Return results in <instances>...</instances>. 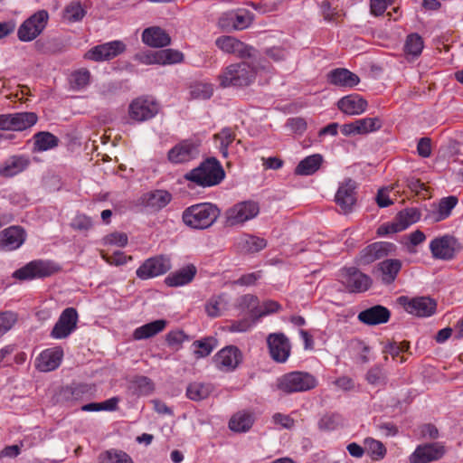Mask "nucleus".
Listing matches in <instances>:
<instances>
[{"mask_svg": "<svg viewBox=\"0 0 463 463\" xmlns=\"http://www.w3.org/2000/svg\"><path fill=\"white\" fill-rule=\"evenodd\" d=\"M135 59L144 64H172L181 62L184 55L176 50L164 49L137 53Z\"/></svg>", "mask_w": 463, "mask_h": 463, "instance_id": "obj_11", "label": "nucleus"}, {"mask_svg": "<svg viewBox=\"0 0 463 463\" xmlns=\"http://www.w3.org/2000/svg\"><path fill=\"white\" fill-rule=\"evenodd\" d=\"M340 279L350 292L366 291L372 283V279L369 276L354 267L343 269L341 270Z\"/></svg>", "mask_w": 463, "mask_h": 463, "instance_id": "obj_12", "label": "nucleus"}, {"mask_svg": "<svg viewBox=\"0 0 463 463\" xmlns=\"http://www.w3.org/2000/svg\"><path fill=\"white\" fill-rule=\"evenodd\" d=\"M100 255L103 260L111 265H122L127 262V256L122 251H116L112 255H109L101 250Z\"/></svg>", "mask_w": 463, "mask_h": 463, "instance_id": "obj_58", "label": "nucleus"}, {"mask_svg": "<svg viewBox=\"0 0 463 463\" xmlns=\"http://www.w3.org/2000/svg\"><path fill=\"white\" fill-rule=\"evenodd\" d=\"M342 422L341 416L338 414L325 415L319 420V428L324 430H333Z\"/></svg>", "mask_w": 463, "mask_h": 463, "instance_id": "obj_52", "label": "nucleus"}, {"mask_svg": "<svg viewBox=\"0 0 463 463\" xmlns=\"http://www.w3.org/2000/svg\"><path fill=\"white\" fill-rule=\"evenodd\" d=\"M106 245L125 247L128 244V235L124 232H113L104 238Z\"/></svg>", "mask_w": 463, "mask_h": 463, "instance_id": "obj_56", "label": "nucleus"}, {"mask_svg": "<svg viewBox=\"0 0 463 463\" xmlns=\"http://www.w3.org/2000/svg\"><path fill=\"white\" fill-rule=\"evenodd\" d=\"M258 305V298L250 294L244 295L238 299V307L241 310H249L252 316L256 313L255 309Z\"/></svg>", "mask_w": 463, "mask_h": 463, "instance_id": "obj_54", "label": "nucleus"}, {"mask_svg": "<svg viewBox=\"0 0 463 463\" xmlns=\"http://www.w3.org/2000/svg\"><path fill=\"white\" fill-rule=\"evenodd\" d=\"M458 198L456 196H449L440 200L439 203L438 216L435 218L436 222H439L447 218L451 210L456 206Z\"/></svg>", "mask_w": 463, "mask_h": 463, "instance_id": "obj_49", "label": "nucleus"}, {"mask_svg": "<svg viewBox=\"0 0 463 463\" xmlns=\"http://www.w3.org/2000/svg\"><path fill=\"white\" fill-rule=\"evenodd\" d=\"M327 80L332 85L352 88L359 83L360 79L347 69L337 68L327 73Z\"/></svg>", "mask_w": 463, "mask_h": 463, "instance_id": "obj_29", "label": "nucleus"}, {"mask_svg": "<svg viewBox=\"0 0 463 463\" xmlns=\"http://www.w3.org/2000/svg\"><path fill=\"white\" fill-rule=\"evenodd\" d=\"M418 154L422 157H429L431 154V141L429 137H421L417 145Z\"/></svg>", "mask_w": 463, "mask_h": 463, "instance_id": "obj_63", "label": "nucleus"}, {"mask_svg": "<svg viewBox=\"0 0 463 463\" xmlns=\"http://www.w3.org/2000/svg\"><path fill=\"white\" fill-rule=\"evenodd\" d=\"M25 240V232L20 226H11L0 232V250L18 249Z\"/></svg>", "mask_w": 463, "mask_h": 463, "instance_id": "obj_22", "label": "nucleus"}, {"mask_svg": "<svg viewBox=\"0 0 463 463\" xmlns=\"http://www.w3.org/2000/svg\"><path fill=\"white\" fill-rule=\"evenodd\" d=\"M214 139L220 141V150L224 157L228 156V146L235 139V133L229 128L222 129L214 135Z\"/></svg>", "mask_w": 463, "mask_h": 463, "instance_id": "obj_46", "label": "nucleus"}, {"mask_svg": "<svg viewBox=\"0 0 463 463\" xmlns=\"http://www.w3.org/2000/svg\"><path fill=\"white\" fill-rule=\"evenodd\" d=\"M445 453V449L439 443L419 446L411 456V463H430L439 459Z\"/></svg>", "mask_w": 463, "mask_h": 463, "instance_id": "obj_23", "label": "nucleus"}, {"mask_svg": "<svg viewBox=\"0 0 463 463\" xmlns=\"http://www.w3.org/2000/svg\"><path fill=\"white\" fill-rule=\"evenodd\" d=\"M143 42L151 47L161 48L170 44L171 38L168 33L157 26L149 27L142 33Z\"/></svg>", "mask_w": 463, "mask_h": 463, "instance_id": "obj_30", "label": "nucleus"}, {"mask_svg": "<svg viewBox=\"0 0 463 463\" xmlns=\"http://www.w3.org/2000/svg\"><path fill=\"white\" fill-rule=\"evenodd\" d=\"M217 345L214 337H205L202 340H196L193 345L195 347L194 354L197 358L208 356Z\"/></svg>", "mask_w": 463, "mask_h": 463, "instance_id": "obj_42", "label": "nucleus"}, {"mask_svg": "<svg viewBox=\"0 0 463 463\" xmlns=\"http://www.w3.org/2000/svg\"><path fill=\"white\" fill-rule=\"evenodd\" d=\"M224 176L225 172L220 162L214 157H210L187 172L184 178L194 185L211 187L219 184Z\"/></svg>", "mask_w": 463, "mask_h": 463, "instance_id": "obj_1", "label": "nucleus"}, {"mask_svg": "<svg viewBox=\"0 0 463 463\" xmlns=\"http://www.w3.org/2000/svg\"><path fill=\"white\" fill-rule=\"evenodd\" d=\"M430 250L434 259L451 260L462 250V245L455 236L445 234L433 239Z\"/></svg>", "mask_w": 463, "mask_h": 463, "instance_id": "obj_5", "label": "nucleus"}, {"mask_svg": "<svg viewBox=\"0 0 463 463\" xmlns=\"http://www.w3.org/2000/svg\"><path fill=\"white\" fill-rule=\"evenodd\" d=\"M239 245L246 252L254 253L263 250L267 246V241L254 235H243Z\"/></svg>", "mask_w": 463, "mask_h": 463, "instance_id": "obj_39", "label": "nucleus"}, {"mask_svg": "<svg viewBox=\"0 0 463 463\" xmlns=\"http://www.w3.org/2000/svg\"><path fill=\"white\" fill-rule=\"evenodd\" d=\"M63 351L60 347L44 350L36 360V368L41 372H51L61 364Z\"/></svg>", "mask_w": 463, "mask_h": 463, "instance_id": "obj_26", "label": "nucleus"}, {"mask_svg": "<svg viewBox=\"0 0 463 463\" xmlns=\"http://www.w3.org/2000/svg\"><path fill=\"white\" fill-rule=\"evenodd\" d=\"M99 463H134L130 456L123 450L111 449L99 454Z\"/></svg>", "mask_w": 463, "mask_h": 463, "instance_id": "obj_41", "label": "nucleus"}, {"mask_svg": "<svg viewBox=\"0 0 463 463\" xmlns=\"http://www.w3.org/2000/svg\"><path fill=\"white\" fill-rule=\"evenodd\" d=\"M58 267L50 261L33 260L17 269L14 277L18 279L50 277L58 271Z\"/></svg>", "mask_w": 463, "mask_h": 463, "instance_id": "obj_8", "label": "nucleus"}, {"mask_svg": "<svg viewBox=\"0 0 463 463\" xmlns=\"http://www.w3.org/2000/svg\"><path fill=\"white\" fill-rule=\"evenodd\" d=\"M253 421L251 414L238 412L231 418L229 428L235 432H246L251 428Z\"/></svg>", "mask_w": 463, "mask_h": 463, "instance_id": "obj_37", "label": "nucleus"}, {"mask_svg": "<svg viewBox=\"0 0 463 463\" xmlns=\"http://www.w3.org/2000/svg\"><path fill=\"white\" fill-rule=\"evenodd\" d=\"M257 71L249 62L241 61L228 65L219 75L220 85L228 87H247L256 78Z\"/></svg>", "mask_w": 463, "mask_h": 463, "instance_id": "obj_3", "label": "nucleus"}, {"mask_svg": "<svg viewBox=\"0 0 463 463\" xmlns=\"http://www.w3.org/2000/svg\"><path fill=\"white\" fill-rule=\"evenodd\" d=\"M365 449L373 460H381L386 454L384 445L376 439L368 438L364 440Z\"/></svg>", "mask_w": 463, "mask_h": 463, "instance_id": "obj_45", "label": "nucleus"}, {"mask_svg": "<svg viewBox=\"0 0 463 463\" xmlns=\"http://www.w3.org/2000/svg\"><path fill=\"white\" fill-rule=\"evenodd\" d=\"M197 269L194 264H188L175 272L169 274L165 282L169 287H179L190 283L195 277Z\"/></svg>", "mask_w": 463, "mask_h": 463, "instance_id": "obj_31", "label": "nucleus"}, {"mask_svg": "<svg viewBox=\"0 0 463 463\" xmlns=\"http://www.w3.org/2000/svg\"><path fill=\"white\" fill-rule=\"evenodd\" d=\"M213 391L211 383H192L186 389V395L190 400L199 402L209 397Z\"/></svg>", "mask_w": 463, "mask_h": 463, "instance_id": "obj_36", "label": "nucleus"}, {"mask_svg": "<svg viewBox=\"0 0 463 463\" xmlns=\"http://www.w3.org/2000/svg\"><path fill=\"white\" fill-rule=\"evenodd\" d=\"M402 267V263L400 260L386 259L374 267L373 273L383 284L391 285L396 279Z\"/></svg>", "mask_w": 463, "mask_h": 463, "instance_id": "obj_17", "label": "nucleus"}, {"mask_svg": "<svg viewBox=\"0 0 463 463\" xmlns=\"http://www.w3.org/2000/svg\"><path fill=\"white\" fill-rule=\"evenodd\" d=\"M271 358L278 363H284L290 354V344L282 333L270 334L267 339Z\"/></svg>", "mask_w": 463, "mask_h": 463, "instance_id": "obj_16", "label": "nucleus"}, {"mask_svg": "<svg viewBox=\"0 0 463 463\" xmlns=\"http://www.w3.org/2000/svg\"><path fill=\"white\" fill-rule=\"evenodd\" d=\"M172 200V195L165 190H155L145 194L143 203L156 211L165 207Z\"/></svg>", "mask_w": 463, "mask_h": 463, "instance_id": "obj_32", "label": "nucleus"}, {"mask_svg": "<svg viewBox=\"0 0 463 463\" xmlns=\"http://www.w3.org/2000/svg\"><path fill=\"white\" fill-rule=\"evenodd\" d=\"M92 226L91 220L85 215H78L71 222V227L79 231H88Z\"/></svg>", "mask_w": 463, "mask_h": 463, "instance_id": "obj_61", "label": "nucleus"}, {"mask_svg": "<svg viewBox=\"0 0 463 463\" xmlns=\"http://www.w3.org/2000/svg\"><path fill=\"white\" fill-rule=\"evenodd\" d=\"M323 157L319 154H315L307 156L301 160L295 168V175H310L315 174L321 166Z\"/></svg>", "mask_w": 463, "mask_h": 463, "instance_id": "obj_33", "label": "nucleus"}, {"mask_svg": "<svg viewBox=\"0 0 463 463\" xmlns=\"http://www.w3.org/2000/svg\"><path fill=\"white\" fill-rule=\"evenodd\" d=\"M165 326L166 321L165 319L155 320L137 327L133 333V337L136 340L150 338L163 331Z\"/></svg>", "mask_w": 463, "mask_h": 463, "instance_id": "obj_34", "label": "nucleus"}, {"mask_svg": "<svg viewBox=\"0 0 463 463\" xmlns=\"http://www.w3.org/2000/svg\"><path fill=\"white\" fill-rule=\"evenodd\" d=\"M259 204L253 201L236 203L226 212V222L230 226L245 222L258 215Z\"/></svg>", "mask_w": 463, "mask_h": 463, "instance_id": "obj_9", "label": "nucleus"}, {"mask_svg": "<svg viewBox=\"0 0 463 463\" xmlns=\"http://www.w3.org/2000/svg\"><path fill=\"white\" fill-rule=\"evenodd\" d=\"M158 111V105L150 99L138 98L129 105V116L137 121H145L153 118Z\"/></svg>", "mask_w": 463, "mask_h": 463, "instance_id": "obj_21", "label": "nucleus"}, {"mask_svg": "<svg viewBox=\"0 0 463 463\" xmlns=\"http://www.w3.org/2000/svg\"><path fill=\"white\" fill-rule=\"evenodd\" d=\"M317 384V379L308 373L292 372L279 379L278 388L287 393L306 392L314 389Z\"/></svg>", "mask_w": 463, "mask_h": 463, "instance_id": "obj_4", "label": "nucleus"}, {"mask_svg": "<svg viewBox=\"0 0 463 463\" xmlns=\"http://www.w3.org/2000/svg\"><path fill=\"white\" fill-rule=\"evenodd\" d=\"M394 245L390 242H375L365 247L359 254L357 264L368 265L387 256L392 250H393Z\"/></svg>", "mask_w": 463, "mask_h": 463, "instance_id": "obj_19", "label": "nucleus"}, {"mask_svg": "<svg viewBox=\"0 0 463 463\" xmlns=\"http://www.w3.org/2000/svg\"><path fill=\"white\" fill-rule=\"evenodd\" d=\"M90 390V389L88 384L73 383L63 389V395L68 401H78L80 400L83 395L87 394Z\"/></svg>", "mask_w": 463, "mask_h": 463, "instance_id": "obj_44", "label": "nucleus"}, {"mask_svg": "<svg viewBox=\"0 0 463 463\" xmlns=\"http://www.w3.org/2000/svg\"><path fill=\"white\" fill-rule=\"evenodd\" d=\"M125 49L126 46L122 42L113 41L91 48L85 53L84 57L95 61H108L122 53Z\"/></svg>", "mask_w": 463, "mask_h": 463, "instance_id": "obj_14", "label": "nucleus"}, {"mask_svg": "<svg viewBox=\"0 0 463 463\" xmlns=\"http://www.w3.org/2000/svg\"><path fill=\"white\" fill-rule=\"evenodd\" d=\"M90 71L86 69L74 71L71 78L72 88L80 90L86 87L90 82Z\"/></svg>", "mask_w": 463, "mask_h": 463, "instance_id": "obj_51", "label": "nucleus"}, {"mask_svg": "<svg viewBox=\"0 0 463 463\" xmlns=\"http://www.w3.org/2000/svg\"><path fill=\"white\" fill-rule=\"evenodd\" d=\"M262 307V310L253 315V317H255V319H258L259 317H261L268 314L279 311L280 309V305L276 301L269 300L263 303Z\"/></svg>", "mask_w": 463, "mask_h": 463, "instance_id": "obj_62", "label": "nucleus"}, {"mask_svg": "<svg viewBox=\"0 0 463 463\" xmlns=\"http://www.w3.org/2000/svg\"><path fill=\"white\" fill-rule=\"evenodd\" d=\"M398 303L402 306L408 313L420 317L432 316L437 308V302L430 297L410 298L409 297L402 296L398 298Z\"/></svg>", "mask_w": 463, "mask_h": 463, "instance_id": "obj_7", "label": "nucleus"}, {"mask_svg": "<svg viewBox=\"0 0 463 463\" xmlns=\"http://www.w3.org/2000/svg\"><path fill=\"white\" fill-rule=\"evenodd\" d=\"M355 182L348 179L342 184L335 194V203L344 213L352 212L356 203Z\"/></svg>", "mask_w": 463, "mask_h": 463, "instance_id": "obj_20", "label": "nucleus"}, {"mask_svg": "<svg viewBox=\"0 0 463 463\" xmlns=\"http://www.w3.org/2000/svg\"><path fill=\"white\" fill-rule=\"evenodd\" d=\"M38 117L34 112H21L12 114V130L22 131L31 128L37 122Z\"/></svg>", "mask_w": 463, "mask_h": 463, "instance_id": "obj_35", "label": "nucleus"}, {"mask_svg": "<svg viewBox=\"0 0 463 463\" xmlns=\"http://www.w3.org/2000/svg\"><path fill=\"white\" fill-rule=\"evenodd\" d=\"M420 218V213L416 208H407L401 211L395 219L397 224V230L401 232L408 228L412 223L417 222Z\"/></svg>", "mask_w": 463, "mask_h": 463, "instance_id": "obj_38", "label": "nucleus"}, {"mask_svg": "<svg viewBox=\"0 0 463 463\" xmlns=\"http://www.w3.org/2000/svg\"><path fill=\"white\" fill-rule=\"evenodd\" d=\"M422 49L423 40L419 34L412 33L408 35L404 45V51L407 54L418 56L421 53Z\"/></svg>", "mask_w": 463, "mask_h": 463, "instance_id": "obj_47", "label": "nucleus"}, {"mask_svg": "<svg viewBox=\"0 0 463 463\" xmlns=\"http://www.w3.org/2000/svg\"><path fill=\"white\" fill-rule=\"evenodd\" d=\"M198 153V145L185 140L175 146L168 152V159L175 164L185 163L196 157Z\"/></svg>", "mask_w": 463, "mask_h": 463, "instance_id": "obj_24", "label": "nucleus"}, {"mask_svg": "<svg viewBox=\"0 0 463 463\" xmlns=\"http://www.w3.org/2000/svg\"><path fill=\"white\" fill-rule=\"evenodd\" d=\"M367 101L358 94L343 97L337 102L338 109L345 114L354 116L365 111Z\"/></svg>", "mask_w": 463, "mask_h": 463, "instance_id": "obj_27", "label": "nucleus"}, {"mask_svg": "<svg viewBox=\"0 0 463 463\" xmlns=\"http://www.w3.org/2000/svg\"><path fill=\"white\" fill-rule=\"evenodd\" d=\"M30 165V159L25 156H12L0 165V176L13 177L24 171Z\"/></svg>", "mask_w": 463, "mask_h": 463, "instance_id": "obj_28", "label": "nucleus"}, {"mask_svg": "<svg viewBox=\"0 0 463 463\" xmlns=\"http://www.w3.org/2000/svg\"><path fill=\"white\" fill-rule=\"evenodd\" d=\"M357 135H366L379 130L382 128V121L379 118H364L355 120Z\"/></svg>", "mask_w": 463, "mask_h": 463, "instance_id": "obj_43", "label": "nucleus"}, {"mask_svg": "<svg viewBox=\"0 0 463 463\" xmlns=\"http://www.w3.org/2000/svg\"><path fill=\"white\" fill-rule=\"evenodd\" d=\"M220 209L213 203H203L186 208L182 214L184 223L193 229L210 228L219 218Z\"/></svg>", "mask_w": 463, "mask_h": 463, "instance_id": "obj_2", "label": "nucleus"}, {"mask_svg": "<svg viewBox=\"0 0 463 463\" xmlns=\"http://www.w3.org/2000/svg\"><path fill=\"white\" fill-rule=\"evenodd\" d=\"M233 12L223 14L218 21L219 27L223 31H232L233 30L234 24L232 20Z\"/></svg>", "mask_w": 463, "mask_h": 463, "instance_id": "obj_64", "label": "nucleus"}, {"mask_svg": "<svg viewBox=\"0 0 463 463\" xmlns=\"http://www.w3.org/2000/svg\"><path fill=\"white\" fill-rule=\"evenodd\" d=\"M49 14L45 10H40L27 18L18 29V38L23 42L35 39L46 27Z\"/></svg>", "mask_w": 463, "mask_h": 463, "instance_id": "obj_6", "label": "nucleus"}, {"mask_svg": "<svg viewBox=\"0 0 463 463\" xmlns=\"http://www.w3.org/2000/svg\"><path fill=\"white\" fill-rule=\"evenodd\" d=\"M222 298L221 296L213 297L209 299L205 305V311L209 317H215L221 315V305Z\"/></svg>", "mask_w": 463, "mask_h": 463, "instance_id": "obj_55", "label": "nucleus"}, {"mask_svg": "<svg viewBox=\"0 0 463 463\" xmlns=\"http://www.w3.org/2000/svg\"><path fill=\"white\" fill-rule=\"evenodd\" d=\"M78 319V312L74 307L65 308L55 323L51 335L57 339L66 338L76 329Z\"/></svg>", "mask_w": 463, "mask_h": 463, "instance_id": "obj_13", "label": "nucleus"}, {"mask_svg": "<svg viewBox=\"0 0 463 463\" xmlns=\"http://www.w3.org/2000/svg\"><path fill=\"white\" fill-rule=\"evenodd\" d=\"M133 383L136 384L141 394H148L154 390V383L148 377L137 376Z\"/></svg>", "mask_w": 463, "mask_h": 463, "instance_id": "obj_57", "label": "nucleus"}, {"mask_svg": "<svg viewBox=\"0 0 463 463\" xmlns=\"http://www.w3.org/2000/svg\"><path fill=\"white\" fill-rule=\"evenodd\" d=\"M34 149L46 151L58 146L59 139L53 134L46 131L38 132L33 137Z\"/></svg>", "mask_w": 463, "mask_h": 463, "instance_id": "obj_40", "label": "nucleus"}, {"mask_svg": "<svg viewBox=\"0 0 463 463\" xmlns=\"http://www.w3.org/2000/svg\"><path fill=\"white\" fill-rule=\"evenodd\" d=\"M214 361L218 368L226 372L233 371L242 361V354L234 345H229L220 350Z\"/></svg>", "mask_w": 463, "mask_h": 463, "instance_id": "obj_18", "label": "nucleus"}, {"mask_svg": "<svg viewBox=\"0 0 463 463\" xmlns=\"http://www.w3.org/2000/svg\"><path fill=\"white\" fill-rule=\"evenodd\" d=\"M392 189H393V186L383 187L378 190L375 200H376V203L379 207L383 208V207H387L393 203L392 201L390 200V198L388 196V192Z\"/></svg>", "mask_w": 463, "mask_h": 463, "instance_id": "obj_60", "label": "nucleus"}, {"mask_svg": "<svg viewBox=\"0 0 463 463\" xmlns=\"http://www.w3.org/2000/svg\"><path fill=\"white\" fill-rule=\"evenodd\" d=\"M190 95L192 99H207L213 95V88L207 83H194L190 87Z\"/></svg>", "mask_w": 463, "mask_h": 463, "instance_id": "obj_50", "label": "nucleus"}, {"mask_svg": "<svg viewBox=\"0 0 463 463\" xmlns=\"http://www.w3.org/2000/svg\"><path fill=\"white\" fill-rule=\"evenodd\" d=\"M395 0H371L370 7L371 12L374 15L383 14L387 6L393 4Z\"/></svg>", "mask_w": 463, "mask_h": 463, "instance_id": "obj_59", "label": "nucleus"}, {"mask_svg": "<svg viewBox=\"0 0 463 463\" xmlns=\"http://www.w3.org/2000/svg\"><path fill=\"white\" fill-rule=\"evenodd\" d=\"M171 268L168 259L157 256L147 259L137 270V276L141 279L160 276Z\"/></svg>", "mask_w": 463, "mask_h": 463, "instance_id": "obj_15", "label": "nucleus"}, {"mask_svg": "<svg viewBox=\"0 0 463 463\" xmlns=\"http://www.w3.org/2000/svg\"><path fill=\"white\" fill-rule=\"evenodd\" d=\"M85 14L86 12L80 3L72 2L65 7L63 18L70 23H74L81 20Z\"/></svg>", "mask_w": 463, "mask_h": 463, "instance_id": "obj_48", "label": "nucleus"}, {"mask_svg": "<svg viewBox=\"0 0 463 463\" xmlns=\"http://www.w3.org/2000/svg\"><path fill=\"white\" fill-rule=\"evenodd\" d=\"M16 320V315L13 312L0 314V337L12 328Z\"/></svg>", "mask_w": 463, "mask_h": 463, "instance_id": "obj_53", "label": "nucleus"}, {"mask_svg": "<svg viewBox=\"0 0 463 463\" xmlns=\"http://www.w3.org/2000/svg\"><path fill=\"white\" fill-rule=\"evenodd\" d=\"M390 310L381 305H375L361 311L358 314V319L368 326H376L387 323L390 319Z\"/></svg>", "mask_w": 463, "mask_h": 463, "instance_id": "obj_25", "label": "nucleus"}, {"mask_svg": "<svg viewBox=\"0 0 463 463\" xmlns=\"http://www.w3.org/2000/svg\"><path fill=\"white\" fill-rule=\"evenodd\" d=\"M215 44L222 52L241 59H254L257 51L232 36L223 35L216 39Z\"/></svg>", "mask_w": 463, "mask_h": 463, "instance_id": "obj_10", "label": "nucleus"}]
</instances>
